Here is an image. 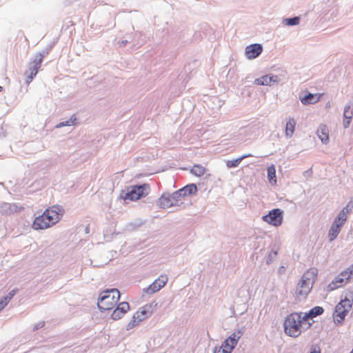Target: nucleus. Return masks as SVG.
<instances>
[{"label": "nucleus", "instance_id": "f257e3e1", "mask_svg": "<svg viewBox=\"0 0 353 353\" xmlns=\"http://www.w3.org/2000/svg\"><path fill=\"white\" fill-rule=\"evenodd\" d=\"M304 325H310L307 321V316H303L302 313H292L285 319V333L291 337H298L301 334Z\"/></svg>", "mask_w": 353, "mask_h": 353}, {"label": "nucleus", "instance_id": "f03ea898", "mask_svg": "<svg viewBox=\"0 0 353 353\" xmlns=\"http://www.w3.org/2000/svg\"><path fill=\"white\" fill-rule=\"evenodd\" d=\"M61 216V210L57 207H52L46 209L44 212L37 216L33 223L32 228L34 230H44L57 223Z\"/></svg>", "mask_w": 353, "mask_h": 353}, {"label": "nucleus", "instance_id": "7ed1b4c3", "mask_svg": "<svg viewBox=\"0 0 353 353\" xmlns=\"http://www.w3.org/2000/svg\"><path fill=\"white\" fill-rule=\"evenodd\" d=\"M317 274L318 270L314 268H310L304 272L296 287L297 296L305 297L310 293Z\"/></svg>", "mask_w": 353, "mask_h": 353}, {"label": "nucleus", "instance_id": "20e7f679", "mask_svg": "<svg viewBox=\"0 0 353 353\" xmlns=\"http://www.w3.org/2000/svg\"><path fill=\"white\" fill-rule=\"evenodd\" d=\"M120 299V292L117 289H110L100 294L97 305L101 311L110 310L114 307Z\"/></svg>", "mask_w": 353, "mask_h": 353}, {"label": "nucleus", "instance_id": "39448f33", "mask_svg": "<svg viewBox=\"0 0 353 353\" xmlns=\"http://www.w3.org/2000/svg\"><path fill=\"white\" fill-rule=\"evenodd\" d=\"M353 303V292L348 290L345 292L344 298L336 305L333 318L335 322H342Z\"/></svg>", "mask_w": 353, "mask_h": 353}, {"label": "nucleus", "instance_id": "423d86ee", "mask_svg": "<svg viewBox=\"0 0 353 353\" xmlns=\"http://www.w3.org/2000/svg\"><path fill=\"white\" fill-rule=\"evenodd\" d=\"M352 208V205L350 206V204L348 203L341 210L336 218L334 219L328 233L330 241H333L336 238L341 232V227L345 224L347 219V215L350 214Z\"/></svg>", "mask_w": 353, "mask_h": 353}, {"label": "nucleus", "instance_id": "0eeeda50", "mask_svg": "<svg viewBox=\"0 0 353 353\" xmlns=\"http://www.w3.org/2000/svg\"><path fill=\"white\" fill-rule=\"evenodd\" d=\"M182 191L174 192L172 194H163L159 199L158 204L161 208L166 209L172 206H180L183 203Z\"/></svg>", "mask_w": 353, "mask_h": 353}, {"label": "nucleus", "instance_id": "6e6552de", "mask_svg": "<svg viewBox=\"0 0 353 353\" xmlns=\"http://www.w3.org/2000/svg\"><path fill=\"white\" fill-rule=\"evenodd\" d=\"M43 56L42 54H38L35 59L28 63V68L25 72L26 79L25 81L27 85H29L32 81L33 78L37 74L39 68L41 66Z\"/></svg>", "mask_w": 353, "mask_h": 353}, {"label": "nucleus", "instance_id": "1a4fd4ad", "mask_svg": "<svg viewBox=\"0 0 353 353\" xmlns=\"http://www.w3.org/2000/svg\"><path fill=\"white\" fill-rule=\"evenodd\" d=\"M149 192V185L143 184L141 185H134L127 192L124 196L125 201H134L145 197Z\"/></svg>", "mask_w": 353, "mask_h": 353}, {"label": "nucleus", "instance_id": "9d476101", "mask_svg": "<svg viewBox=\"0 0 353 353\" xmlns=\"http://www.w3.org/2000/svg\"><path fill=\"white\" fill-rule=\"evenodd\" d=\"M353 276V265L343 271L327 286L330 291H333L343 286Z\"/></svg>", "mask_w": 353, "mask_h": 353}, {"label": "nucleus", "instance_id": "9b49d317", "mask_svg": "<svg viewBox=\"0 0 353 353\" xmlns=\"http://www.w3.org/2000/svg\"><path fill=\"white\" fill-rule=\"evenodd\" d=\"M283 219V211L279 208L273 209L268 214L262 216L263 221L275 227L282 224Z\"/></svg>", "mask_w": 353, "mask_h": 353}, {"label": "nucleus", "instance_id": "f8f14e48", "mask_svg": "<svg viewBox=\"0 0 353 353\" xmlns=\"http://www.w3.org/2000/svg\"><path fill=\"white\" fill-rule=\"evenodd\" d=\"M157 307V303L152 301L141 307L134 314V319H139L141 322L152 315Z\"/></svg>", "mask_w": 353, "mask_h": 353}, {"label": "nucleus", "instance_id": "ddd939ff", "mask_svg": "<svg viewBox=\"0 0 353 353\" xmlns=\"http://www.w3.org/2000/svg\"><path fill=\"white\" fill-rule=\"evenodd\" d=\"M168 279L166 275H161L148 288L145 290V293L152 294L158 292L165 286L168 282Z\"/></svg>", "mask_w": 353, "mask_h": 353}, {"label": "nucleus", "instance_id": "4468645a", "mask_svg": "<svg viewBox=\"0 0 353 353\" xmlns=\"http://www.w3.org/2000/svg\"><path fill=\"white\" fill-rule=\"evenodd\" d=\"M239 338V333H232L223 342L220 347L221 349H223V350H227V352L231 353L232 350L237 345Z\"/></svg>", "mask_w": 353, "mask_h": 353}, {"label": "nucleus", "instance_id": "2eb2a0df", "mask_svg": "<svg viewBox=\"0 0 353 353\" xmlns=\"http://www.w3.org/2000/svg\"><path fill=\"white\" fill-rule=\"evenodd\" d=\"M130 305L127 302H121L118 306L114 310L111 314V317L113 320L117 321L122 317L130 310Z\"/></svg>", "mask_w": 353, "mask_h": 353}, {"label": "nucleus", "instance_id": "dca6fc26", "mask_svg": "<svg viewBox=\"0 0 353 353\" xmlns=\"http://www.w3.org/2000/svg\"><path fill=\"white\" fill-rule=\"evenodd\" d=\"M262 50L261 45L258 43L252 44L246 47L245 55L249 59H255L262 52Z\"/></svg>", "mask_w": 353, "mask_h": 353}, {"label": "nucleus", "instance_id": "f3484780", "mask_svg": "<svg viewBox=\"0 0 353 353\" xmlns=\"http://www.w3.org/2000/svg\"><path fill=\"white\" fill-rule=\"evenodd\" d=\"M279 79L276 75H264L255 80V83L260 85H270L272 83H277Z\"/></svg>", "mask_w": 353, "mask_h": 353}, {"label": "nucleus", "instance_id": "a211bd4d", "mask_svg": "<svg viewBox=\"0 0 353 353\" xmlns=\"http://www.w3.org/2000/svg\"><path fill=\"white\" fill-rule=\"evenodd\" d=\"M20 208L16 204L8 203H3L0 207V212L3 214L10 215L19 212Z\"/></svg>", "mask_w": 353, "mask_h": 353}, {"label": "nucleus", "instance_id": "6ab92c4d", "mask_svg": "<svg viewBox=\"0 0 353 353\" xmlns=\"http://www.w3.org/2000/svg\"><path fill=\"white\" fill-rule=\"evenodd\" d=\"M322 94L308 93L305 97L301 98V101L304 105L314 104L320 101Z\"/></svg>", "mask_w": 353, "mask_h": 353}, {"label": "nucleus", "instance_id": "aec40b11", "mask_svg": "<svg viewBox=\"0 0 353 353\" xmlns=\"http://www.w3.org/2000/svg\"><path fill=\"white\" fill-rule=\"evenodd\" d=\"M353 117V105H348L345 107L343 112V126L344 128L349 127L351 120Z\"/></svg>", "mask_w": 353, "mask_h": 353}, {"label": "nucleus", "instance_id": "412c9836", "mask_svg": "<svg viewBox=\"0 0 353 353\" xmlns=\"http://www.w3.org/2000/svg\"><path fill=\"white\" fill-rule=\"evenodd\" d=\"M316 134L323 143H327L329 142V130L326 125H320Z\"/></svg>", "mask_w": 353, "mask_h": 353}, {"label": "nucleus", "instance_id": "4be33fe9", "mask_svg": "<svg viewBox=\"0 0 353 353\" xmlns=\"http://www.w3.org/2000/svg\"><path fill=\"white\" fill-rule=\"evenodd\" d=\"M296 126V121L294 119H290L286 123L285 125V134L288 137H291L294 132Z\"/></svg>", "mask_w": 353, "mask_h": 353}, {"label": "nucleus", "instance_id": "5701e85b", "mask_svg": "<svg viewBox=\"0 0 353 353\" xmlns=\"http://www.w3.org/2000/svg\"><path fill=\"white\" fill-rule=\"evenodd\" d=\"M206 169L201 165H194L190 170V172L196 176H202L205 173Z\"/></svg>", "mask_w": 353, "mask_h": 353}, {"label": "nucleus", "instance_id": "b1692460", "mask_svg": "<svg viewBox=\"0 0 353 353\" xmlns=\"http://www.w3.org/2000/svg\"><path fill=\"white\" fill-rule=\"evenodd\" d=\"M268 178L272 185H276V170L273 165L268 168Z\"/></svg>", "mask_w": 353, "mask_h": 353}, {"label": "nucleus", "instance_id": "393cba45", "mask_svg": "<svg viewBox=\"0 0 353 353\" xmlns=\"http://www.w3.org/2000/svg\"><path fill=\"white\" fill-rule=\"evenodd\" d=\"M324 310L323 307L316 306L313 307L309 313H305L303 316H307V321L308 320V318H313L318 315L321 314L323 312Z\"/></svg>", "mask_w": 353, "mask_h": 353}, {"label": "nucleus", "instance_id": "a878e982", "mask_svg": "<svg viewBox=\"0 0 353 353\" xmlns=\"http://www.w3.org/2000/svg\"><path fill=\"white\" fill-rule=\"evenodd\" d=\"M252 154H247V155H243L238 159H236L234 160H232V161H228L227 162V166L228 168H234V167H237L240 163L241 162V161L245 159V158H247V157H252Z\"/></svg>", "mask_w": 353, "mask_h": 353}, {"label": "nucleus", "instance_id": "bb28decb", "mask_svg": "<svg viewBox=\"0 0 353 353\" xmlns=\"http://www.w3.org/2000/svg\"><path fill=\"white\" fill-rule=\"evenodd\" d=\"M134 317L135 316L133 314L130 321L126 325L127 330H130L140 324L141 321L137 319H134Z\"/></svg>", "mask_w": 353, "mask_h": 353}, {"label": "nucleus", "instance_id": "cd10ccee", "mask_svg": "<svg viewBox=\"0 0 353 353\" xmlns=\"http://www.w3.org/2000/svg\"><path fill=\"white\" fill-rule=\"evenodd\" d=\"M181 190L182 191L183 199L184 196L187 192H188V194H191L192 190L196 192V186L194 184H191L190 185H187L186 187H185L183 189H181Z\"/></svg>", "mask_w": 353, "mask_h": 353}, {"label": "nucleus", "instance_id": "c85d7f7f", "mask_svg": "<svg viewBox=\"0 0 353 353\" xmlns=\"http://www.w3.org/2000/svg\"><path fill=\"white\" fill-rule=\"evenodd\" d=\"M287 25L289 26H294L297 25L299 23V17H294L291 19H286Z\"/></svg>", "mask_w": 353, "mask_h": 353}, {"label": "nucleus", "instance_id": "c756f323", "mask_svg": "<svg viewBox=\"0 0 353 353\" xmlns=\"http://www.w3.org/2000/svg\"><path fill=\"white\" fill-rule=\"evenodd\" d=\"M8 298H2L1 300H0V311H1L4 307L8 303Z\"/></svg>", "mask_w": 353, "mask_h": 353}, {"label": "nucleus", "instance_id": "7c9ffc66", "mask_svg": "<svg viewBox=\"0 0 353 353\" xmlns=\"http://www.w3.org/2000/svg\"><path fill=\"white\" fill-rule=\"evenodd\" d=\"M17 290H12L11 292H9L8 295L7 296H5L4 298H8V301H10V299L14 296Z\"/></svg>", "mask_w": 353, "mask_h": 353}, {"label": "nucleus", "instance_id": "2f4dec72", "mask_svg": "<svg viewBox=\"0 0 353 353\" xmlns=\"http://www.w3.org/2000/svg\"><path fill=\"white\" fill-rule=\"evenodd\" d=\"M74 124L73 123V121H72V118L70 119V121H68L65 122V123H59L57 127H61V126H65V125H72Z\"/></svg>", "mask_w": 353, "mask_h": 353}, {"label": "nucleus", "instance_id": "473e14b6", "mask_svg": "<svg viewBox=\"0 0 353 353\" xmlns=\"http://www.w3.org/2000/svg\"><path fill=\"white\" fill-rule=\"evenodd\" d=\"M310 353H321V351H320V349H319V347H318V348H316V347H314V348L311 350Z\"/></svg>", "mask_w": 353, "mask_h": 353}, {"label": "nucleus", "instance_id": "72a5a7b5", "mask_svg": "<svg viewBox=\"0 0 353 353\" xmlns=\"http://www.w3.org/2000/svg\"><path fill=\"white\" fill-rule=\"evenodd\" d=\"M272 254L275 256H276V255H277V252H276V251H273V252H272L270 253V255H271Z\"/></svg>", "mask_w": 353, "mask_h": 353}, {"label": "nucleus", "instance_id": "f704fd0d", "mask_svg": "<svg viewBox=\"0 0 353 353\" xmlns=\"http://www.w3.org/2000/svg\"><path fill=\"white\" fill-rule=\"evenodd\" d=\"M3 90V88L0 86V92Z\"/></svg>", "mask_w": 353, "mask_h": 353}, {"label": "nucleus", "instance_id": "c9c22d12", "mask_svg": "<svg viewBox=\"0 0 353 353\" xmlns=\"http://www.w3.org/2000/svg\"><path fill=\"white\" fill-rule=\"evenodd\" d=\"M350 353H353V350L351 351V352H350Z\"/></svg>", "mask_w": 353, "mask_h": 353}]
</instances>
